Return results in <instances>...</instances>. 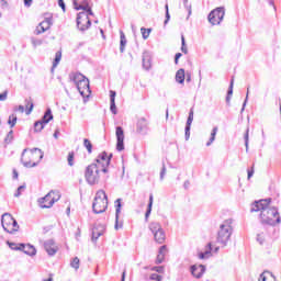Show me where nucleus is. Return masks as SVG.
Wrapping results in <instances>:
<instances>
[{"label": "nucleus", "mask_w": 281, "mask_h": 281, "mask_svg": "<svg viewBox=\"0 0 281 281\" xmlns=\"http://www.w3.org/2000/svg\"><path fill=\"white\" fill-rule=\"evenodd\" d=\"M271 204V199H265L255 201L250 212H260V223L262 225H279L281 223L280 213L277 207L269 206Z\"/></svg>", "instance_id": "obj_1"}, {"label": "nucleus", "mask_w": 281, "mask_h": 281, "mask_svg": "<svg viewBox=\"0 0 281 281\" xmlns=\"http://www.w3.org/2000/svg\"><path fill=\"white\" fill-rule=\"evenodd\" d=\"M100 172H103V175L109 173V168L102 167L97 164H91L86 168L85 178L87 183L89 186H95L97 183H100Z\"/></svg>", "instance_id": "obj_2"}, {"label": "nucleus", "mask_w": 281, "mask_h": 281, "mask_svg": "<svg viewBox=\"0 0 281 281\" xmlns=\"http://www.w3.org/2000/svg\"><path fill=\"white\" fill-rule=\"evenodd\" d=\"M27 149H24L21 157V162L23 164L24 168H35V166H38L41 162V159H43V150L40 148H33L30 150L29 154Z\"/></svg>", "instance_id": "obj_3"}, {"label": "nucleus", "mask_w": 281, "mask_h": 281, "mask_svg": "<svg viewBox=\"0 0 281 281\" xmlns=\"http://www.w3.org/2000/svg\"><path fill=\"white\" fill-rule=\"evenodd\" d=\"M106 207H109V198L106 196V192H104V190H99L95 193L92 203V212L94 214H103V212H106Z\"/></svg>", "instance_id": "obj_4"}, {"label": "nucleus", "mask_w": 281, "mask_h": 281, "mask_svg": "<svg viewBox=\"0 0 281 281\" xmlns=\"http://www.w3.org/2000/svg\"><path fill=\"white\" fill-rule=\"evenodd\" d=\"M232 232H234L232 228V220L224 221L223 224L220 225V231L217 232V243L223 245V247H226L227 243H229V238H232Z\"/></svg>", "instance_id": "obj_5"}, {"label": "nucleus", "mask_w": 281, "mask_h": 281, "mask_svg": "<svg viewBox=\"0 0 281 281\" xmlns=\"http://www.w3.org/2000/svg\"><path fill=\"white\" fill-rule=\"evenodd\" d=\"M1 225L7 234H14L15 232H19V223L16 220H14V217H12V214L10 213L2 214Z\"/></svg>", "instance_id": "obj_6"}, {"label": "nucleus", "mask_w": 281, "mask_h": 281, "mask_svg": "<svg viewBox=\"0 0 281 281\" xmlns=\"http://www.w3.org/2000/svg\"><path fill=\"white\" fill-rule=\"evenodd\" d=\"M60 200V193L56 191L48 192L44 198L40 199V206L42 210H49L54 203Z\"/></svg>", "instance_id": "obj_7"}, {"label": "nucleus", "mask_w": 281, "mask_h": 281, "mask_svg": "<svg viewBox=\"0 0 281 281\" xmlns=\"http://www.w3.org/2000/svg\"><path fill=\"white\" fill-rule=\"evenodd\" d=\"M149 229L154 234V239L156 243L159 245H164V243H166V232H164L161 224L158 222H151L149 224Z\"/></svg>", "instance_id": "obj_8"}, {"label": "nucleus", "mask_w": 281, "mask_h": 281, "mask_svg": "<svg viewBox=\"0 0 281 281\" xmlns=\"http://www.w3.org/2000/svg\"><path fill=\"white\" fill-rule=\"evenodd\" d=\"M207 19L211 25H221L223 19H225V9L223 7L214 9L209 13Z\"/></svg>", "instance_id": "obj_9"}, {"label": "nucleus", "mask_w": 281, "mask_h": 281, "mask_svg": "<svg viewBox=\"0 0 281 281\" xmlns=\"http://www.w3.org/2000/svg\"><path fill=\"white\" fill-rule=\"evenodd\" d=\"M52 120H54V114H52V109L47 108L42 120L36 121L34 123L35 133H41V131H43V128H45V124H49V122H52Z\"/></svg>", "instance_id": "obj_10"}, {"label": "nucleus", "mask_w": 281, "mask_h": 281, "mask_svg": "<svg viewBox=\"0 0 281 281\" xmlns=\"http://www.w3.org/2000/svg\"><path fill=\"white\" fill-rule=\"evenodd\" d=\"M77 27L80 32H87L91 27V19L87 12H80L77 15Z\"/></svg>", "instance_id": "obj_11"}, {"label": "nucleus", "mask_w": 281, "mask_h": 281, "mask_svg": "<svg viewBox=\"0 0 281 281\" xmlns=\"http://www.w3.org/2000/svg\"><path fill=\"white\" fill-rule=\"evenodd\" d=\"M111 159H113V154H106V151H102L94 162L97 166H101V168H109L111 165Z\"/></svg>", "instance_id": "obj_12"}, {"label": "nucleus", "mask_w": 281, "mask_h": 281, "mask_svg": "<svg viewBox=\"0 0 281 281\" xmlns=\"http://www.w3.org/2000/svg\"><path fill=\"white\" fill-rule=\"evenodd\" d=\"M206 270L207 268H205L204 265L195 263L190 267L191 276H193L196 280H201V278H203Z\"/></svg>", "instance_id": "obj_13"}, {"label": "nucleus", "mask_w": 281, "mask_h": 281, "mask_svg": "<svg viewBox=\"0 0 281 281\" xmlns=\"http://www.w3.org/2000/svg\"><path fill=\"white\" fill-rule=\"evenodd\" d=\"M77 89L82 98H89L91 95V88L89 87V79L86 78L83 81L77 85Z\"/></svg>", "instance_id": "obj_14"}, {"label": "nucleus", "mask_w": 281, "mask_h": 281, "mask_svg": "<svg viewBox=\"0 0 281 281\" xmlns=\"http://www.w3.org/2000/svg\"><path fill=\"white\" fill-rule=\"evenodd\" d=\"M122 212V199H117L115 201V225L114 229H122L124 227V224L120 222V213Z\"/></svg>", "instance_id": "obj_15"}, {"label": "nucleus", "mask_w": 281, "mask_h": 281, "mask_svg": "<svg viewBox=\"0 0 281 281\" xmlns=\"http://www.w3.org/2000/svg\"><path fill=\"white\" fill-rule=\"evenodd\" d=\"M116 150L122 153L124 150V128L122 126L116 127Z\"/></svg>", "instance_id": "obj_16"}, {"label": "nucleus", "mask_w": 281, "mask_h": 281, "mask_svg": "<svg viewBox=\"0 0 281 281\" xmlns=\"http://www.w3.org/2000/svg\"><path fill=\"white\" fill-rule=\"evenodd\" d=\"M44 249L48 254V256H56L58 252V246L54 239H47L44 241Z\"/></svg>", "instance_id": "obj_17"}, {"label": "nucleus", "mask_w": 281, "mask_h": 281, "mask_svg": "<svg viewBox=\"0 0 281 281\" xmlns=\"http://www.w3.org/2000/svg\"><path fill=\"white\" fill-rule=\"evenodd\" d=\"M138 135H148V121L144 117L139 119L136 124Z\"/></svg>", "instance_id": "obj_18"}, {"label": "nucleus", "mask_w": 281, "mask_h": 281, "mask_svg": "<svg viewBox=\"0 0 281 281\" xmlns=\"http://www.w3.org/2000/svg\"><path fill=\"white\" fill-rule=\"evenodd\" d=\"M49 27H52V18H46L38 24V26L35 30V34H44V32H47Z\"/></svg>", "instance_id": "obj_19"}, {"label": "nucleus", "mask_w": 281, "mask_h": 281, "mask_svg": "<svg viewBox=\"0 0 281 281\" xmlns=\"http://www.w3.org/2000/svg\"><path fill=\"white\" fill-rule=\"evenodd\" d=\"M192 122H194V109L193 108L190 109L189 116L187 120V125L184 128L186 139H190V128L192 126Z\"/></svg>", "instance_id": "obj_20"}, {"label": "nucleus", "mask_w": 281, "mask_h": 281, "mask_svg": "<svg viewBox=\"0 0 281 281\" xmlns=\"http://www.w3.org/2000/svg\"><path fill=\"white\" fill-rule=\"evenodd\" d=\"M153 67V59L150 57L149 52H144L143 53V68H145L146 71L150 70Z\"/></svg>", "instance_id": "obj_21"}, {"label": "nucleus", "mask_w": 281, "mask_h": 281, "mask_svg": "<svg viewBox=\"0 0 281 281\" xmlns=\"http://www.w3.org/2000/svg\"><path fill=\"white\" fill-rule=\"evenodd\" d=\"M115 91H110V111L113 115H117V106L115 105Z\"/></svg>", "instance_id": "obj_22"}, {"label": "nucleus", "mask_w": 281, "mask_h": 281, "mask_svg": "<svg viewBox=\"0 0 281 281\" xmlns=\"http://www.w3.org/2000/svg\"><path fill=\"white\" fill-rule=\"evenodd\" d=\"M21 251L26 254V256H34L36 254V248L30 244H22Z\"/></svg>", "instance_id": "obj_23"}, {"label": "nucleus", "mask_w": 281, "mask_h": 281, "mask_svg": "<svg viewBox=\"0 0 281 281\" xmlns=\"http://www.w3.org/2000/svg\"><path fill=\"white\" fill-rule=\"evenodd\" d=\"M168 251V248L166 246H161L159 248L157 258H156V262L157 265H161V262H164V260H166V254Z\"/></svg>", "instance_id": "obj_24"}, {"label": "nucleus", "mask_w": 281, "mask_h": 281, "mask_svg": "<svg viewBox=\"0 0 281 281\" xmlns=\"http://www.w3.org/2000/svg\"><path fill=\"white\" fill-rule=\"evenodd\" d=\"M87 77H85V75L80 74V72H76L70 75V80L76 85H80L83 80H86Z\"/></svg>", "instance_id": "obj_25"}, {"label": "nucleus", "mask_w": 281, "mask_h": 281, "mask_svg": "<svg viewBox=\"0 0 281 281\" xmlns=\"http://www.w3.org/2000/svg\"><path fill=\"white\" fill-rule=\"evenodd\" d=\"M176 81L179 85H183V82H186V69L180 68L177 72H176Z\"/></svg>", "instance_id": "obj_26"}, {"label": "nucleus", "mask_w": 281, "mask_h": 281, "mask_svg": "<svg viewBox=\"0 0 281 281\" xmlns=\"http://www.w3.org/2000/svg\"><path fill=\"white\" fill-rule=\"evenodd\" d=\"M258 281H276V277L269 271H263Z\"/></svg>", "instance_id": "obj_27"}, {"label": "nucleus", "mask_w": 281, "mask_h": 281, "mask_svg": "<svg viewBox=\"0 0 281 281\" xmlns=\"http://www.w3.org/2000/svg\"><path fill=\"white\" fill-rule=\"evenodd\" d=\"M232 95H234V79L231 80V85L227 91L226 102L228 104L232 102Z\"/></svg>", "instance_id": "obj_28"}, {"label": "nucleus", "mask_w": 281, "mask_h": 281, "mask_svg": "<svg viewBox=\"0 0 281 281\" xmlns=\"http://www.w3.org/2000/svg\"><path fill=\"white\" fill-rule=\"evenodd\" d=\"M124 49H126V35L121 31V42H120V52L124 54Z\"/></svg>", "instance_id": "obj_29"}, {"label": "nucleus", "mask_w": 281, "mask_h": 281, "mask_svg": "<svg viewBox=\"0 0 281 281\" xmlns=\"http://www.w3.org/2000/svg\"><path fill=\"white\" fill-rule=\"evenodd\" d=\"M217 133H218V127H214L211 132V137H210L209 142L206 143V146H212V144H214Z\"/></svg>", "instance_id": "obj_30"}, {"label": "nucleus", "mask_w": 281, "mask_h": 281, "mask_svg": "<svg viewBox=\"0 0 281 281\" xmlns=\"http://www.w3.org/2000/svg\"><path fill=\"white\" fill-rule=\"evenodd\" d=\"M153 212V194L149 195V203L147 211L145 213V220L148 221V216H150V213Z\"/></svg>", "instance_id": "obj_31"}, {"label": "nucleus", "mask_w": 281, "mask_h": 281, "mask_svg": "<svg viewBox=\"0 0 281 281\" xmlns=\"http://www.w3.org/2000/svg\"><path fill=\"white\" fill-rule=\"evenodd\" d=\"M83 146H85V148H87L89 155H91V153H93V145L91 144V140H89V138L83 139Z\"/></svg>", "instance_id": "obj_32"}, {"label": "nucleus", "mask_w": 281, "mask_h": 281, "mask_svg": "<svg viewBox=\"0 0 281 281\" xmlns=\"http://www.w3.org/2000/svg\"><path fill=\"white\" fill-rule=\"evenodd\" d=\"M209 248H210V250L199 254L200 260H205V258H210V255L212 254V244H209Z\"/></svg>", "instance_id": "obj_33"}, {"label": "nucleus", "mask_w": 281, "mask_h": 281, "mask_svg": "<svg viewBox=\"0 0 281 281\" xmlns=\"http://www.w3.org/2000/svg\"><path fill=\"white\" fill-rule=\"evenodd\" d=\"M61 58H63V53L57 52L56 55H55V59L53 61V69H56V67H58V63H60Z\"/></svg>", "instance_id": "obj_34"}, {"label": "nucleus", "mask_w": 281, "mask_h": 281, "mask_svg": "<svg viewBox=\"0 0 281 281\" xmlns=\"http://www.w3.org/2000/svg\"><path fill=\"white\" fill-rule=\"evenodd\" d=\"M25 104H26V108L30 106V108L26 110V115H30V113H32V111L34 110V102H32V98L26 99V100H25Z\"/></svg>", "instance_id": "obj_35"}, {"label": "nucleus", "mask_w": 281, "mask_h": 281, "mask_svg": "<svg viewBox=\"0 0 281 281\" xmlns=\"http://www.w3.org/2000/svg\"><path fill=\"white\" fill-rule=\"evenodd\" d=\"M16 114H11L8 120V124L11 126V128H14L16 126Z\"/></svg>", "instance_id": "obj_36"}, {"label": "nucleus", "mask_w": 281, "mask_h": 281, "mask_svg": "<svg viewBox=\"0 0 281 281\" xmlns=\"http://www.w3.org/2000/svg\"><path fill=\"white\" fill-rule=\"evenodd\" d=\"M70 267H72V269L78 271V269H80V259L78 257H75L70 262Z\"/></svg>", "instance_id": "obj_37"}, {"label": "nucleus", "mask_w": 281, "mask_h": 281, "mask_svg": "<svg viewBox=\"0 0 281 281\" xmlns=\"http://www.w3.org/2000/svg\"><path fill=\"white\" fill-rule=\"evenodd\" d=\"M23 244H16V243H11L8 241V246L10 247V249H12L13 251H21V246Z\"/></svg>", "instance_id": "obj_38"}, {"label": "nucleus", "mask_w": 281, "mask_h": 281, "mask_svg": "<svg viewBox=\"0 0 281 281\" xmlns=\"http://www.w3.org/2000/svg\"><path fill=\"white\" fill-rule=\"evenodd\" d=\"M104 234V231H98V228L92 229V240H98L100 236Z\"/></svg>", "instance_id": "obj_39"}, {"label": "nucleus", "mask_w": 281, "mask_h": 281, "mask_svg": "<svg viewBox=\"0 0 281 281\" xmlns=\"http://www.w3.org/2000/svg\"><path fill=\"white\" fill-rule=\"evenodd\" d=\"M246 153H249V128L246 130L244 135Z\"/></svg>", "instance_id": "obj_40"}, {"label": "nucleus", "mask_w": 281, "mask_h": 281, "mask_svg": "<svg viewBox=\"0 0 281 281\" xmlns=\"http://www.w3.org/2000/svg\"><path fill=\"white\" fill-rule=\"evenodd\" d=\"M150 32H151L150 29H146V27L140 29V33H142L144 41H146L148 38V36H150Z\"/></svg>", "instance_id": "obj_41"}, {"label": "nucleus", "mask_w": 281, "mask_h": 281, "mask_svg": "<svg viewBox=\"0 0 281 281\" xmlns=\"http://www.w3.org/2000/svg\"><path fill=\"white\" fill-rule=\"evenodd\" d=\"M183 5L186 10L188 11L189 16L192 14V4L189 0H183Z\"/></svg>", "instance_id": "obj_42"}, {"label": "nucleus", "mask_w": 281, "mask_h": 281, "mask_svg": "<svg viewBox=\"0 0 281 281\" xmlns=\"http://www.w3.org/2000/svg\"><path fill=\"white\" fill-rule=\"evenodd\" d=\"M25 184H22V186H20L18 189H16V191H15V193H14V196L15 198H19V196H21V194H23V192H25Z\"/></svg>", "instance_id": "obj_43"}, {"label": "nucleus", "mask_w": 281, "mask_h": 281, "mask_svg": "<svg viewBox=\"0 0 281 281\" xmlns=\"http://www.w3.org/2000/svg\"><path fill=\"white\" fill-rule=\"evenodd\" d=\"M12 139H14V131H10L7 135V137L4 138L5 144H10L12 142Z\"/></svg>", "instance_id": "obj_44"}, {"label": "nucleus", "mask_w": 281, "mask_h": 281, "mask_svg": "<svg viewBox=\"0 0 281 281\" xmlns=\"http://www.w3.org/2000/svg\"><path fill=\"white\" fill-rule=\"evenodd\" d=\"M181 52L188 54V46H186V37L183 35L181 36Z\"/></svg>", "instance_id": "obj_45"}, {"label": "nucleus", "mask_w": 281, "mask_h": 281, "mask_svg": "<svg viewBox=\"0 0 281 281\" xmlns=\"http://www.w3.org/2000/svg\"><path fill=\"white\" fill-rule=\"evenodd\" d=\"M249 100V88H247V92H246V99L243 103V106H241V110H240V113H244L245 112V106H247V102Z\"/></svg>", "instance_id": "obj_46"}, {"label": "nucleus", "mask_w": 281, "mask_h": 281, "mask_svg": "<svg viewBox=\"0 0 281 281\" xmlns=\"http://www.w3.org/2000/svg\"><path fill=\"white\" fill-rule=\"evenodd\" d=\"M166 10V20H165V25L168 24V21H170V11L168 9V4L165 5Z\"/></svg>", "instance_id": "obj_47"}, {"label": "nucleus", "mask_w": 281, "mask_h": 281, "mask_svg": "<svg viewBox=\"0 0 281 281\" xmlns=\"http://www.w3.org/2000/svg\"><path fill=\"white\" fill-rule=\"evenodd\" d=\"M67 160H68V166H74V151H70L68 154Z\"/></svg>", "instance_id": "obj_48"}, {"label": "nucleus", "mask_w": 281, "mask_h": 281, "mask_svg": "<svg viewBox=\"0 0 281 281\" xmlns=\"http://www.w3.org/2000/svg\"><path fill=\"white\" fill-rule=\"evenodd\" d=\"M89 9V4H80L79 7H76V10H83V12H87Z\"/></svg>", "instance_id": "obj_49"}, {"label": "nucleus", "mask_w": 281, "mask_h": 281, "mask_svg": "<svg viewBox=\"0 0 281 281\" xmlns=\"http://www.w3.org/2000/svg\"><path fill=\"white\" fill-rule=\"evenodd\" d=\"M165 177H166V164H162V168L160 171V181H164Z\"/></svg>", "instance_id": "obj_50"}, {"label": "nucleus", "mask_w": 281, "mask_h": 281, "mask_svg": "<svg viewBox=\"0 0 281 281\" xmlns=\"http://www.w3.org/2000/svg\"><path fill=\"white\" fill-rule=\"evenodd\" d=\"M257 241L259 243V245H262L265 243V234H258Z\"/></svg>", "instance_id": "obj_51"}, {"label": "nucleus", "mask_w": 281, "mask_h": 281, "mask_svg": "<svg viewBox=\"0 0 281 281\" xmlns=\"http://www.w3.org/2000/svg\"><path fill=\"white\" fill-rule=\"evenodd\" d=\"M32 45L34 47H38V45H43V41L36 40V38H32Z\"/></svg>", "instance_id": "obj_52"}, {"label": "nucleus", "mask_w": 281, "mask_h": 281, "mask_svg": "<svg viewBox=\"0 0 281 281\" xmlns=\"http://www.w3.org/2000/svg\"><path fill=\"white\" fill-rule=\"evenodd\" d=\"M8 100V91L0 94V102H5Z\"/></svg>", "instance_id": "obj_53"}, {"label": "nucleus", "mask_w": 281, "mask_h": 281, "mask_svg": "<svg viewBox=\"0 0 281 281\" xmlns=\"http://www.w3.org/2000/svg\"><path fill=\"white\" fill-rule=\"evenodd\" d=\"M58 5L61 8L63 12H65L66 7H65V0H58Z\"/></svg>", "instance_id": "obj_54"}, {"label": "nucleus", "mask_w": 281, "mask_h": 281, "mask_svg": "<svg viewBox=\"0 0 281 281\" xmlns=\"http://www.w3.org/2000/svg\"><path fill=\"white\" fill-rule=\"evenodd\" d=\"M151 280H157V281H161V276L157 274V273H154L151 274Z\"/></svg>", "instance_id": "obj_55"}, {"label": "nucleus", "mask_w": 281, "mask_h": 281, "mask_svg": "<svg viewBox=\"0 0 281 281\" xmlns=\"http://www.w3.org/2000/svg\"><path fill=\"white\" fill-rule=\"evenodd\" d=\"M182 54L181 53H177L175 56V64L179 65V58H181Z\"/></svg>", "instance_id": "obj_56"}, {"label": "nucleus", "mask_w": 281, "mask_h": 281, "mask_svg": "<svg viewBox=\"0 0 281 281\" xmlns=\"http://www.w3.org/2000/svg\"><path fill=\"white\" fill-rule=\"evenodd\" d=\"M34 0H24V5H25V8H32V2H33Z\"/></svg>", "instance_id": "obj_57"}, {"label": "nucleus", "mask_w": 281, "mask_h": 281, "mask_svg": "<svg viewBox=\"0 0 281 281\" xmlns=\"http://www.w3.org/2000/svg\"><path fill=\"white\" fill-rule=\"evenodd\" d=\"M154 271H157V273H164V267H161V266L155 267Z\"/></svg>", "instance_id": "obj_58"}, {"label": "nucleus", "mask_w": 281, "mask_h": 281, "mask_svg": "<svg viewBox=\"0 0 281 281\" xmlns=\"http://www.w3.org/2000/svg\"><path fill=\"white\" fill-rule=\"evenodd\" d=\"M184 77H187V82H191L192 81V75L190 72L184 74Z\"/></svg>", "instance_id": "obj_59"}, {"label": "nucleus", "mask_w": 281, "mask_h": 281, "mask_svg": "<svg viewBox=\"0 0 281 281\" xmlns=\"http://www.w3.org/2000/svg\"><path fill=\"white\" fill-rule=\"evenodd\" d=\"M183 188H184V190H189V188H190V180H186L184 181Z\"/></svg>", "instance_id": "obj_60"}, {"label": "nucleus", "mask_w": 281, "mask_h": 281, "mask_svg": "<svg viewBox=\"0 0 281 281\" xmlns=\"http://www.w3.org/2000/svg\"><path fill=\"white\" fill-rule=\"evenodd\" d=\"M252 177H254V167L250 170H248V179Z\"/></svg>", "instance_id": "obj_61"}, {"label": "nucleus", "mask_w": 281, "mask_h": 281, "mask_svg": "<svg viewBox=\"0 0 281 281\" xmlns=\"http://www.w3.org/2000/svg\"><path fill=\"white\" fill-rule=\"evenodd\" d=\"M18 111H20V113H25V106L19 105Z\"/></svg>", "instance_id": "obj_62"}, {"label": "nucleus", "mask_w": 281, "mask_h": 281, "mask_svg": "<svg viewBox=\"0 0 281 281\" xmlns=\"http://www.w3.org/2000/svg\"><path fill=\"white\" fill-rule=\"evenodd\" d=\"M58 135H60V131L56 130L55 133H54V135H53V137H54L55 139H58Z\"/></svg>", "instance_id": "obj_63"}, {"label": "nucleus", "mask_w": 281, "mask_h": 281, "mask_svg": "<svg viewBox=\"0 0 281 281\" xmlns=\"http://www.w3.org/2000/svg\"><path fill=\"white\" fill-rule=\"evenodd\" d=\"M86 14H88V16H93V11L91 8L86 11Z\"/></svg>", "instance_id": "obj_64"}]
</instances>
